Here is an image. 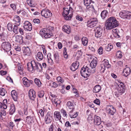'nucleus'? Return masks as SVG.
<instances>
[{
  "mask_svg": "<svg viewBox=\"0 0 131 131\" xmlns=\"http://www.w3.org/2000/svg\"><path fill=\"white\" fill-rule=\"evenodd\" d=\"M113 48V46L110 43L108 44L105 48V49L106 51L109 52Z\"/></svg>",
  "mask_w": 131,
  "mask_h": 131,
  "instance_id": "f704fd0d",
  "label": "nucleus"
},
{
  "mask_svg": "<svg viewBox=\"0 0 131 131\" xmlns=\"http://www.w3.org/2000/svg\"><path fill=\"white\" fill-rule=\"evenodd\" d=\"M22 80L24 85L26 87L29 86L30 84H32V81L31 80H28L26 77L23 78Z\"/></svg>",
  "mask_w": 131,
  "mask_h": 131,
  "instance_id": "4468645a",
  "label": "nucleus"
},
{
  "mask_svg": "<svg viewBox=\"0 0 131 131\" xmlns=\"http://www.w3.org/2000/svg\"><path fill=\"white\" fill-rule=\"evenodd\" d=\"M94 122L95 125H100L101 123L100 117L96 115H95L94 117Z\"/></svg>",
  "mask_w": 131,
  "mask_h": 131,
  "instance_id": "a211bd4d",
  "label": "nucleus"
},
{
  "mask_svg": "<svg viewBox=\"0 0 131 131\" xmlns=\"http://www.w3.org/2000/svg\"><path fill=\"white\" fill-rule=\"evenodd\" d=\"M106 111L109 115H113L116 112V110L112 105H107L106 107Z\"/></svg>",
  "mask_w": 131,
  "mask_h": 131,
  "instance_id": "6e6552de",
  "label": "nucleus"
},
{
  "mask_svg": "<svg viewBox=\"0 0 131 131\" xmlns=\"http://www.w3.org/2000/svg\"><path fill=\"white\" fill-rule=\"evenodd\" d=\"M53 58L55 61L57 63H58L59 60V56L58 53L57 52L54 53L53 54Z\"/></svg>",
  "mask_w": 131,
  "mask_h": 131,
  "instance_id": "2f4dec72",
  "label": "nucleus"
},
{
  "mask_svg": "<svg viewBox=\"0 0 131 131\" xmlns=\"http://www.w3.org/2000/svg\"><path fill=\"white\" fill-rule=\"evenodd\" d=\"M10 108L9 110V114L11 115H12L15 112V106L14 104H10Z\"/></svg>",
  "mask_w": 131,
  "mask_h": 131,
  "instance_id": "a878e982",
  "label": "nucleus"
},
{
  "mask_svg": "<svg viewBox=\"0 0 131 131\" xmlns=\"http://www.w3.org/2000/svg\"><path fill=\"white\" fill-rule=\"evenodd\" d=\"M53 114L50 112H48L45 116V122L46 124L50 123L52 122L53 118Z\"/></svg>",
  "mask_w": 131,
  "mask_h": 131,
  "instance_id": "9d476101",
  "label": "nucleus"
},
{
  "mask_svg": "<svg viewBox=\"0 0 131 131\" xmlns=\"http://www.w3.org/2000/svg\"><path fill=\"white\" fill-rule=\"evenodd\" d=\"M53 85L51 86L52 88H57L58 86V84L55 82H53L52 83Z\"/></svg>",
  "mask_w": 131,
  "mask_h": 131,
  "instance_id": "69168bd1",
  "label": "nucleus"
},
{
  "mask_svg": "<svg viewBox=\"0 0 131 131\" xmlns=\"http://www.w3.org/2000/svg\"><path fill=\"white\" fill-rule=\"evenodd\" d=\"M11 94L13 99L15 101H17V94L16 91L15 90H12L11 92Z\"/></svg>",
  "mask_w": 131,
  "mask_h": 131,
  "instance_id": "393cba45",
  "label": "nucleus"
},
{
  "mask_svg": "<svg viewBox=\"0 0 131 131\" xmlns=\"http://www.w3.org/2000/svg\"><path fill=\"white\" fill-rule=\"evenodd\" d=\"M13 20L15 22V24L18 26L20 24V19L18 16H15Z\"/></svg>",
  "mask_w": 131,
  "mask_h": 131,
  "instance_id": "bb28decb",
  "label": "nucleus"
},
{
  "mask_svg": "<svg viewBox=\"0 0 131 131\" xmlns=\"http://www.w3.org/2000/svg\"><path fill=\"white\" fill-rule=\"evenodd\" d=\"M66 108L67 110L70 111L69 114L70 117L71 118H75L78 115V113L76 112L74 114H71L73 112L74 109V106L73 103L70 101H68L66 105Z\"/></svg>",
  "mask_w": 131,
  "mask_h": 131,
  "instance_id": "20e7f679",
  "label": "nucleus"
},
{
  "mask_svg": "<svg viewBox=\"0 0 131 131\" xmlns=\"http://www.w3.org/2000/svg\"><path fill=\"white\" fill-rule=\"evenodd\" d=\"M97 22V20L96 18H91L87 21V26L88 27L92 28L95 26Z\"/></svg>",
  "mask_w": 131,
  "mask_h": 131,
  "instance_id": "0eeeda50",
  "label": "nucleus"
},
{
  "mask_svg": "<svg viewBox=\"0 0 131 131\" xmlns=\"http://www.w3.org/2000/svg\"><path fill=\"white\" fill-rule=\"evenodd\" d=\"M73 14V13H72V11H71V14H70L69 16L66 15H63V16L65 20H70L71 18L72 17Z\"/></svg>",
  "mask_w": 131,
  "mask_h": 131,
  "instance_id": "4c0bfd02",
  "label": "nucleus"
},
{
  "mask_svg": "<svg viewBox=\"0 0 131 131\" xmlns=\"http://www.w3.org/2000/svg\"><path fill=\"white\" fill-rule=\"evenodd\" d=\"M33 22L35 24H38L40 23V20L39 19H34L33 20Z\"/></svg>",
  "mask_w": 131,
  "mask_h": 131,
  "instance_id": "052dcab7",
  "label": "nucleus"
},
{
  "mask_svg": "<svg viewBox=\"0 0 131 131\" xmlns=\"http://www.w3.org/2000/svg\"><path fill=\"white\" fill-rule=\"evenodd\" d=\"M28 96L30 99L34 101L36 97V92L32 89H30L28 92Z\"/></svg>",
  "mask_w": 131,
  "mask_h": 131,
  "instance_id": "2eb2a0df",
  "label": "nucleus"
},
{
  "mask_svg": "<svg viewBox=\"0 0 131 131\" xmlns=\"http://www.w3.org/2000/svg\"><path fill=\"white\" fill-rule=\"evenodd\" d=\"M63 15H68L69 14H71V11L73 13V10L71 7H69V8L67 7L63 8Z\"/></svg>",
  "mask_w": 131,
  "mask_h": 131,
  "instance_id": "412c9836",
  "label": "nucleus"
},
{
  "mask_svg": "<svg viewBox=\"0 0 131 131\" xmlns=\"http://www.w3.org/2000/svg\"><path fill=\"white\" fill-rule=\"evenodd\" d=\"M93 102L98 105H99L100 103V101L99 99H97L94 100V101Z\"/></svg>",
  "mask_w": 131,
  "mask_h": 131,
  "instance_id": "6e6d98bb",
  "label": "nucleus"
},
{
  "mask_svg": "<svg viewBox=\"0 0 131 131\" xmlns=\"http://www.w3.org/2000/svg\"><path fill=\"white\" fill-rule=\"evenodd\" d=\"M130 73V68L128 67H126L124 69L122 74L123 75L126 77L129 75Z\"/></svg>",
  "mask_w": 131,
  "mask_h": 131,
  "instance_id": "f3484780",
  "label": "nucleus"
},
{
  "mask_svg": "<svg viewBox=\"0 0 131 131\" xmlns=\"http://www.w3.org/2000/svg\"><path fill=\"white\" fill-rule=\"evenodd\" d=\"M119 16L124 19H131V12L128 11L123 10L119 13Z\"/></svg>",
  "mask_w": 131,
  "mask_h": 131,
  "instance_id": "423d86ee",
  "label": "nucleus"
},
{
  "mask_svg": "<svg viewBox=\"0 0 131 131\" xmlns=\"http://www.w3.org/2000/svg\"><path fill=\"white\" fill-rule=\"evenodd\" d=\"M54 29V28L51 26L49 27L48 28L42 29L40 31V34L42 37L45 38H50L52 35L51 31Z\"/></svg>",
  "mask_w": 131,
  "mask_h": 131,
  "instance_id": "7ed1b4c3",
  "label": "nucleus"
},
{
  "mask_svg": "<svg viewBox=\"0 0 131 131\" xmlns=\"http://www.w3.org/2000/svg\"><path fill=\"white\" fill-rule=\"evenodd\" d=\"M27 108H24V114L26 115H28V112H27Z\"/></svg>",
  "mask_w": 131,
  "mask_h": 131,
  "instance_id": "774afa93",
  "label": "nucleus"
},
{
  "mask_svg": "<svg viewBox=\"0 0 131 131\" xmlns=\"http://www.w3.org/2000/svg\"><path fill=\"white\" fill-rule=\"evenodd\" d=\"M8 30L9 31H11L12 30L13 27L12 24L11 23H9L7 26Z\"/></svg>",
  "mask_w": 131,
  "mask_h": 131,
  "instance_id": "de8ad7c7",
  "label": "nucleus"
},
{
  "mask_svg": "<svg viewBox=\"0 0 131 131\" xmlns=\"http://www.w3.org/2000/svg\"><path fill=\"white\" fill-rule=\"evenodd\" d=\"M44 94V93L43 91H40L38 92V96L39 98L42 97L43 96Z\"/></svg>",
  "mask_w": 131,
  "mask_h": 131,
  "instance_id": "09e8293b",
  "label": "nucleus"
},
{
  "mask_svg": "<svg viewBox=\"0 0 131 131\" xmlns=\"http://www.w3.org/2000/svg\"><path fill=\"white\" fill-rule=\"evenodd\" d=\"M111 67V65L109 63L108 61L107 60L104 59L102 62V63L100 66V71L101 73L104 72L106 68H108Z\"/></svg>",
  "mask_w": 131,
  "mask_h": 131,
  "instance_id": "39448f33",
  "label": "nucleus"
},
{
  "mask_svg": "<svg viewBox=\"0 0 131 131\" xmlns=\"http://www.w3.org/2000/svg\"><path fill=\"white\" fill-rule=\"evenodd\" d=\"M82 41L83 45L84 46H86L88 43V39L86 37H83L82 38Z\"/></svg>",
  "mask_w": 131,
  "mask_h": 131,
  "instance_id": "473e14b6",
  "label": "nucleus"
},
{
  "mask_svg": "<svg viewBox=\"0 0 131 131\" xmlns=\"http://www.w3.org/2000/svg\"><path fill=\"white\" fill-rule=\"evenodd\" d=\"M23 52L24 54L29 56L30 55L31 52L30 48L28 47H24L23 48Z\"/></svg>",
  "mask_w": 131,
  "mask_h": 131,
  "instance_id": "dca6fc26",
  "label": "nucleus"
},
{
  "mask_svg": "<svg viewBox=\"0 0 131 131\" xmlns=\"http://www.w3.org/2000/svg\"><path fill=\"white\" fill-rule=\"evenodd\" d=\"M112 32L114 37L117 38L120 37V33L117 29H113L112 30Z\"/></svg>",
  "mask_w": 131,
  "mask_h": 131,
  "instance_id": "5701e85b",
  "label": "nucleus"
},
{
  "mask_svg": "<svg viewBox=\"0 0 131 131\" xmlns=\"http://www.w3.org/2000/svg\"><path fill=\"white\" fill-rule=\"evenodd\" d=\"M23 37L21 36L17 35L15 37V41L18 42H23Z\"/></svg>",
  "mask_w": 131,
  "mask_h": 131,
  "instance_id": "7c9ffc66",
  "label": "nucleus"
},
{
  "mask_svg": "<svg viewBox=\"0 0 131 131\" xmlns=\"http://www.w3.org/2000/svg\"><path fill=\"white\" fill-rule=\"evenodd\" d=\"M36 59L38 61H40L42 60L43 58V55L42 53L40 52H38L36 55Z\"/></svg>",
  "mask_w": 131,
  "mask_h": 131,
  "instance_id": "b1692460",
  "label": "nucleus"
},
{
  "mask_svg": "<svg viewBox=\"0 0 131 131\" xmlns=\"http://www.w3.org/2000/svg\"><path fill=\"white\" fill-rule=\"evenodd\" d=\"M41 14L42 16L45 18H48L51 16L52 15L50 10L47 9H45L42 10Z\"/></svg>",
  "mask_w": 131,
  "mask_h": 131,
  "instance_id": "1a4fd4ad",
  "label": "nucleus"
},
{
  "mask_svg": "<svg viewBox=\"0 0 131 131\" xmlns=\"http://www.w3.org/2000/svg\"><path fill=\"white\" fill-rule=\"evenodd\" d=\"M63 30L66 33L69 34L71 31V29L70 27L67 25H65L62 27Z\"/></svg>",
  "mask_w": 131,
  "mask_h": 131,
  "instance_id": "4be33fe9",
  "label": "nucleus"
},
{
  "mask_svg": "<svg viewBox=\"0 0 131 131\" xmlns=\"http://www.w3.org/2000/svg\"><path fill=\"white\" fill-rule=\"evenodd\" d=\"M2 46L3 49L6 52H8L11 50V45L8 42H3L2 44Z\"/></svg>",
  "mask_w": 131,
  "mask_h": 131,
  "instance_id": "9b49d317",
  "label": "nucleus"
},
{
  "mask_svg": "<svg viewBox=\"0 0 131 131\" xmlns=\"http://www.w3.org/2000/svg\"><path fill=\"white\" fill-rule=\"evenodd\" d=\"M39 113L41 116H43L44 115V112L43 111L42 109H40L38 113Z\"/></svg>",
  "mask_w": 131,
  "mask_h": 131,
  "instance_id": "e2e57ef3",
  "label": "nucleus"
},
{
  "mask_svg": "<svg viewBox=\"0 0 131 131\" xmlns=\"http://www.w3.org/2000/svg\"><path fill=\"white\" fill-rule=\"evenodd\" d=\"M24 27L26 31H31L32 29V26L31 24L28 21H25L24 23Z\"/></svg>",
  "mask_w": 131,
  "mask_h": 131,
  "instance_id": "ddd939ff",
  "label": "nucleus"
},
{
  "mask_svg": "<svg viewBox=\"0 0 131 131\" xmlns=\"http://www.w3.org/2000/svg\"><path fill=\"white\" fill-rule=\"evenodd\" d=\"M6 115V112L4 109L0 110V119L2 120L3 118L2 116H5Z\"/></svg>",
  "mask_w": 131,
  "mask_h": 131,
  "instance_id": "ea45409f",
  "label": "nucleus"
},
{
  "mask_svg": "<svg viewBox=\"0 0 131 131\" xmlns=\"http://www.w3.org/2000/svg\"><path fill=\"white\" fill-rule=\"evenodd\" d=\"M57 80L59 82H60L62 83L64 82V80L60 77H57Z\"/></svg>",
  "mask_w": 131,
  "mask_h": 131,
  "instance_id": "864d4df0",
  "label": "nucleus"
},
{
  "mask_svg": "<svg viewBox=\"0 0 131 131\" xmlns=\"http://www.w3.org/2000/svg\"><path fill=\"white\" fill-rule=\"evenodd\" d=\"M16 25L14 26L13 29H12L13 32L15 34H17L18 33L19 28L18 26Z\"/></svg>",
  "mask_w": 131,
  "mask_h": 131,
  "instance_id": "c9c22d12",
  "label": "nucleus"
},
{
  "mask_svg": "<svg viewBox=\"0 0 131 131\" xmlns=\"http://www.w3.org/2000/svg\"><path fill=\"white\" fill-rule=\"evenodd\" d=\"M61 112L62 114H63L64 117H67L68 115L67 114V113L66 111L64 109H62L61 110Z\"/></svg>",
  "mask_w": 131,
  "mask_h": 131,
  "instance_id": "49530a36",
  "label": "nucleus"
},
{
  "mask_svg": "<svg viewBox=\"0 0 131 131\" xmlns=\"http://www.w3.org/2000/svg\"><path fill=\"white\" fill-rule=\"evenodd\" d=\"M84 67H82L81 71V74L82 76L84 77L85 76V75L87 72Z\"/></svg>",
  "mask_w": 131,
  "mask_h": 131,
  "instance_id": "58836bf2",
  "label": "nucleus"
},
{
  "mask_svg": "<svg viewBox=\"0 0 131 131\" xmlns=\"http://www.w3.org/2000/svg\"><path fill=\"white\" fill-rule=\"evenodd\" d=\"M34 81L35 83L38 87H40L41 86V83L39 79L36 78Z\"/></svg>",
  "mask_w": 131,
  "mask_h": 131,
  "instance_id": "79ce46f5",
  "label": "nucleus"
},
{
  "mask_svg": "<svg viewBox=\"0 0 131 131\" xmlns=\"http://www.w3.org/2000/svg\"><path fill=\"white\" fill-rule=\"evenodd\" d=\"M88 121H89L90 122V121L94 122V120L93 119L92 116L91 114H90L89 115L88 118Z\"/></svg>",
  "mask_w": 131,
  "mask_h": 131,
  "instance_id": "3c124183",
  "label": "nucleus"
},
{
  "mask_svg": "<svg viewBox=\"0 0 131 131\" xmlns=\"http://www.w3.org/2000/svg\"><path fill=\"white\" fill-rule=\"evenodd\" d=\"M18 72L21 75H23V66H18Z\"/></svg>",
  "mask_w": 131,
  "mask_h": 131,
  "instance_id": "a19ab883",
  "label": "nucleus"
},
{
  "mask_svg": "<svg viewBox=\"0 0 131 131\" xmlns=\"http://www.w3.org/2000/svg\"><path fill=\"white\" fill-rule=\"evenodd\" d=\"M101 88L99 85H96L93 88V92L94 93H96L99 92L101 90Z\"/></svg>",
  "mask_w": 131,
  "mask_h": 131,
  "instance_id": "c756f323",
  "label": "nucleus"
},
{
  "mask_svg": "<svg viewBox=\"0 0 131 131\" xmlns=\"http://www.w3.org/2000/svg\"><path fill=\"white\" fill-rule=\"evenodd\" d=\"M119 88H121L122 89H125V86L123 83L122 82H120V84H119L118 85Z\"/></svg>",
  "mask_w": 131,
  "mask_h": 131,
  "instance_id": "4d7b16f0",
  "label": "nucleus"
},
{
  "mask_svg": "<svg viewBox=\"0 0 131 131\" xmlns=\"http://www.w3.org/2000/svg\"><path fill=\"white\" fill-rule=\"evenodd\" d=\"M54 116L55 120L56 121H59L60 122L62 123L60 120L61 116L60 113L58 111H55L54 113Z\"/></svg>",
  "mask_w": 131,
  "mask_h": 131,
  "instance_id": "6ab92c4d",
  "label": "nucleus"
},
{
  "mask_svg": "<svg viewBox=\"0 0 131 131\" xmlns=\"http://www.w3.org/2000/svg\"><path fill=\"white\" fill-rule=\"evenodd\" d=\"M11 7L14 10L16 9V6L14 4H12L10 5Z\"/></svg>",
  "mask_w": 131,
  "mask_h": 131,
  "instance_id": "338daca9",
  "label": "nucleus"
},
{
  "mask_svg": "<svg viewBox=\"0 0 131 131\" xmlns=\"http://www.w3.org/2000/svg\"><path fill=\"white\" fill-rule=\"evenodd\" d=\"M117 90L119 93L118 95H121L122 94L124 93L125 89H122L121 88H118Z\"/></svg>",
  "mask_w": 131,
  "mask_h": 131,
  "instance_id": "a18cd8bd",
  "label": "nucleus"
},
{
  "mask_svg": "<svg viewBox=\"0 0 131 131\" xmlns=\"http://www.w3.org/2000/svg\"><path fill=\"white\" fill-rule=\"evenodd\" d=\"M27 66L28 70L32 72L36 70L39 72L42 70V67L41 64L34 60L31 61L30 62L28 63Z\"/></svg>",
  "mask_w": 131,
  "mask_h": 131,
  "instance_id": "f257e3e1",
  "label": "nucleus"
},
{
  "mask_svg": "<svg viewBox=\"0 0 131 131\" xmlns=\"http://www.w3.org/2000/svg\"><path fill=\"white\" fill-rule=\"evenodd\" d=\"M6 92L5 90L3 88H0V95L3 96L5 95V93Z\"/></svg>",
  "mask_w": 131,
  "mask_h": 131,
  "instance_id": "37998d69",
  "label": "nucleus"
},
{
  "mask_svg": "<svg viewBox=\"0 0 131 131\" xmlns=\"http://www.w3.org/2000/svg\"><path fill=\"white\" fill-rule=\"evenodd\" d=\"M116 56L118 58H121L122 57V55L121 52L120 51H117L116 53Z\"/></svg>",
  "mask_w": 131,
  "mask_h": 131,
  "instance_id": "8fccbe9b",
  "label": "nucleus"
},
{
  "mask_svg": "<svg viewBox=\"0 0 131 131\" xmlns=\"http://www.w3.org/2000/svg\"><path fill=\"white\" fill-rule=\"evenodd\" d=\"M98 52L100 54H103V48L102 47H100L99 48L98 50Z\"/></svg>",
  "mask_w": 131,
  "mask_h": 131,
  "instance_id": "603ef678",
  "label": "nucleus"
},
{
  "mask_svg": "<svg viewBox=\"0 0 131 131\" xmlns=\"http://www.w3.org/2000/svg\"><path fill=\"white\" fill-rule=\"evenodd\" d=\"M123 62L121 61H118L116 64V66H122L123 65Z\"/></svg>",
  "mask_w": 131,
  "mask_h": 131,
  "instance_id": "13d9d810",
  "label": "nucleus"
},
{
  "mask_svg": "<svg viewBox=\"0 0 131 131\" xmlns=\"http://www.w3.org/2000/svg\"><path fill=\"white\" fill-rule=\"evenodd\" d=\"M76 18L78 20L81 21H82L83 20V18L81 17L79 15H77L76 16Z\"/></svg>",
  "mask_w": 131,
  "mask_h": 131,
  "instance_id": "0e129e2a",
  "label": "nucleus"
},
{
  "mask_svg": "<svg viewBox=\"0 0 131 131\" xmlns=\"http://www.w3.org/2000/svg\"><path fill=\"white\" fill-rule=\"evenodd\" d=\"M107 12L106 10H104L102 11L101 14V17L103 19H104L107 15Z\"/></svg>",
  "mask_w": 131,
  "mask_h": 131,
  "instance_id": "e433bc0d",
  "label": "nucleus"
},
{
  "mask_svg": "<svg viewBox=\"0 0 131 131\" xmlns=\"http://www.w3.org/2000/svg\"><path fill=\"white\" fill-rule=\"evenodd\" d=\"M97 63V61L96 60L93 59L90 64L91 68L94 69L95 68L96 66Z\"/></svg>",
  "mask_w": 131,
  "mask_h": 131,
  "instance_id": "cd10ccee",
  "label": "nucleus"
},
{
  "mask_svg": "<svg viewBox=\"0 0 131 131\" xmlns=\"http://www.w3.org/2000/svg\"><path fill=\"white\" fill-rule=\"evenodd\" d=\"M32 118L33 117L30 116H28L26 117V121L29 122H30Z\"/></svg>",
  "mask_w": 131,
  "mask_h": 131,
  "instance_id": "5fc2aeb1",
  "label": "nucleus"
},
{
  "mask_svg": "<svg viewBox=\"0 0 131 131\" xmlns=\"http://www.w3.org/2000/svg\"><path fill=\"white\" fill-rule=\"evenodd\" d=\"M85 70L86 71L87 73H89L90 74L92 72V71L90 68H88L87 66H86L85 68Z\"/></svg>",
  "mask_w": 131,
  "mask_h": 131,
  "instance_id": "bf43d9fd",
  "label": "nucleus"
},
{
  "mask_svg": "<svg viewBox=\"0 0 131 131\" xmlns=\"http://www.w3.org/2000/svg\"><path fill=\"white\" fill-rule=\"evenodd\" d=\"M103 30L100 27H97L95 30V36L97 38H100L102 36Z\"/></svg>",
  "mask_w": 131,
  "mask_h": 131,
  "instance_id": "f8f14e48",
  "label": "nucleus"
},
{
  "mask_svg": "<svg viewBox=\"0 0 131 131\" xmlns=\"http://www.w3.org/2000/svg\"><path fill=\"white\" fill-rule=\"evenodd\" d=\"M118 25V22L115 18L112 17L108 19L105 23L107 30L111 29L117 27Z\"/></svg>",
  "mask_w": 131,
  "mask_h": 131,
  "instance_id": "f03ea898",
  "label": "nucleus"
},
{
  "mask_svg": "<svg viewBox=\"0 0 131 131\" xmlns=\"http://www.w3.org/2000/svg\"><path fill=\"white\" fill-rule=\"evenodd\" d=\"M67 49L65 47L64 48L63 54L64 57L66 59L67 58L68 56L67 52Z\"/></svg>",
  "mask_w": 131,
  "mask_h": 131,
  "instance_id": "c03bdc74",
  "label": "nucleus"
},
{
  "mask_svg": "<svg viewBox=\"0 0 131 131\" xmlns=\"http://www.w3.org/2000/svg\"><path fill=\"white\" fill-rule=\"evenodd\" d=\"M19 32L21 35H23L24 34V30L21 28H19L18 32Z\"/></svg>",
  "mask_w": 131,
  "mask_h": 131,
  "instance_id": "680f3d73",
  "label": "nucleus"
},
{
  "mask_svg": "<svg viewBox=\"0 0 131 131\" xmlns=\"http://www.w3.org/2000/svg\"><path fill=\"white\" fill-rule=\"evenodd\" d=\"M84 2L85 5L87 6L88 8H89V5L91 2L94 3L92 0H84Z\"/></svg>",
  "mask_w": 131,
  "mask_h": 131,
  "instance_id": "72a5a7b5",
  "label": "nucleus"
},
{
  "mask_svg": "<svg viewBox=\"0 0 131 131\" xmlns=\"http://www.w3.org/2000/svg\"><path fill=\"white\" fill-rule=\"evenodd\" d=\"M79 66V62H75V63H73L71 65L70 69L72 71H74L78 68Z\"/></svg>",
  "mask_w": 131,
  "mask_h": 131,
  "instance_id": "aec40b11",
  "label": "nucleus"
},
{
  "mask_svg": "<svg viewBox=\"0 0 131 131\" xmlns=\"http://www.w3.org/2000/svg\"><path fill=\"white\" fill-rule=\"evenodd\" d=\"M7 103V100H4L3 101V103L0 102V108L2 107L3 106V109H6L7 108V106L6 104Z\"/></svg>",
  "mask_w": 131,
  "mask_h": 131,
  "instance_id": "c85d7f7f",
  "label": "nucleus"
}]
</instances>
